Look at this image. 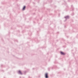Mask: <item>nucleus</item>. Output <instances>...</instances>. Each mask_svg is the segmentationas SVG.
Returning <instances> with one entry per match:
<instances>
[{"mask_svg": "<svg viewBox=\"0 0 78 78\" xmlns=\"http://www.w3.org/2000/svg\"><path fill=\"white\" fill-rule=\"evenodd\" d=\"M60 54L62 55H65L66 54H65V53H64V52L62 51H60Z\"/></svg>", "mask_w": 78, "mask_h": 78, "instance_id": "nucleus-1", "label": "nucleus"}, {"mask_svg": "<svg viewBox=\"0 0 78 78\" xmlns=\"http://www.w3.org/2000/svg\"><path fill=\"white\" fill-rule=\"evenodd\" d=\"M18 74H19V75H22V72H21V71L20 70H19L18 71Z\"/></svg>", "mask_w": 78, "mask_h": 78, "instance_id": "nucleus-2", "label": "nucleus"}, {"mask_svg": "<svg viewBox=\"0 0 78 78\" xmlns=\"http://www.w3.org/2000/svg\"><path fill=\"white\" fill-rule=\"evenodd\" d=\"M45 78H48V73H46L45 74Z\"/></svg>", "mask_w": 78, "mask_h": 78, "instance_id": "nucleus-3", "label": "nucleus"}, {"mask_svg": "<svg viewBox=\"0 0 78 78\" xmlns=\"http://www.w3.org/2000/svg\"><path fill=\"white\" fill-rule=\"evenodd\" d=\"M65 18L66 19V20H67V19H69V16H66L65 17Z\"/></svg>", "mask_w": 78, "mask_h": 78, "instance_id": "nucleus-4", "label": "nucleus"}, {"mask_svg": "<svg viewBox=\"0 0 78 78\" xmlns=\"http://www.w3.org/2000/svg\"><path fill=\"white\" fill-rule=\"evenodd\" d=\"M25 8H26V6H24L23 7V11H24V10H25Z\"/></svg>", "mask_w": 78, "mask_h": 78, "instance_id": "nucleus-5", "label": "nucleus"}, {"mask_svg": "<svg viewBox=\"0 0 78 78\" xmlns=\"http://www.w3.org/2000/svg\"><path fill=\"white\" fill-rule=\"evenodd\" d=\"M71 9H72V10H73V9H74V7H73V5H71Z\"/></svg>", "mask_w": 78, "mask_h": 78, "instance_id": "nucleus-6", "label": "nucleus"}, {"mask_svg": "<svg viewBox=\"0 0 78 78\" xmlns=\"http://www.w3.org/2000/svg\"><path fill=\"white\" fill-rule=\"evenodd\" d=\"M27 73V72L25 71L24 72V74H25V73Z\"/></svg>", "mask_w": 78, "mask_h": 78, "instance_id": "nucleus-7", "label": "nucleus"}, {"mask_svg": "<svg viewBox=\"0 0 78 78\" xmlns=\"http://www.w3.org/2000/svg\"><path fill=\"white\" fill-rule=\"evenodd\" d=\"M74 14L73 13V14H72V16H73Z\"/></svg>", "mask_w": 78, "mask_h": 78, "instance_id": "nucleus-8", "label": "nucleus"}, {"mask_svg": "<svg viewBox=\"0 0 78 78\" xmlns=\"http://www.w3.org/2000/svg\"><path fill=\"white\" fill-rule=\"evenodd\" d=\"M3 66V65H1V66H2H2Z\"/></svg>", "mask_w": 78, "mask_h": 78, "instance_id": "nucleus-9", "label": "nucleus"}, {"mask_svg": "<svg viewBox=\"0 0 78 78\" xmlns=\"http://www.w3.org/2000/svg\"><path fill=\"white\" fill-rule=\"evenodd\" d=\"M48 69H49V70H50V68H49Z\"/></svg>", "mask_w": 78, "mask_h": 78, "instance_id": "nucleus-10", "label": "nucleus"}, {"mask_svg": "<svg viewBox=\"0 0 78 78\" xmlns=\"http://www.w3.org/2000/svg\"><path fill=\"white\" fill-rule=\"evenodd\" d=\"M33 70H34V68H33Z\"/></svg>", "mask_w": 78, "mask_h": 78, "instance_id": "nucleus-11", "label": "nucleus"}]
</instances>
